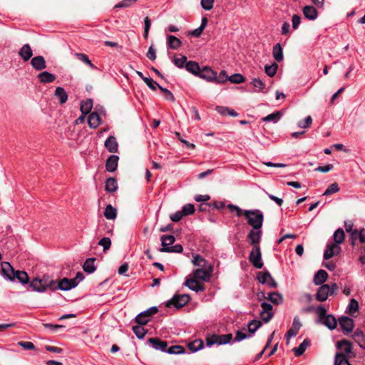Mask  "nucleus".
I'll use <instances>...</instances> for the list:
<instances>
[{
  "mask_svg": "<svg viewBox=\"0 0 365 365\" xmlns=\"http://www.w3.org/2000/svg\"><path fill=\"white\" fill-rule=\"evenodd\" d=\"M212 272V268L211 266H210L208 269H195L187 277L183 284L195 292H203L205 289V287L204 284L199 282L198 280L206 282H210Z\"/></svg>",
  "mask_w": 365,
  "mask_h": 365,
  "instance_id": "1",
  "label": "nucleus"
},
{
  "mask_svg": "<svg viewBox=\"0 0 365 365\" xmlns=\"http://www.w3.org/2000/svg\"><path fill=\"white\" fill-rule=\"evenodd\" d=\"M244 216L247 223L254 230L261 229L263 225L264 215L259 210H247L244 211Z\"/></svg>",
  "mask_w": 365,
  "mask_h": 365,
  "instance_id": "2",
  "label": "nucleus"
},
{
  "mask_svg": "<svg viewBox=\"0 0 365 365\" xmlns=\"http://www.w3.org/2000/svg\"><path fill=\"white\" fill-rule=\"evenodd\" d=\"M232 339V334H227L222 335L212 334L207 336L206 338V344L207 346H211L214 344L222 345L230 343Z\"/></svg>",
  "mask_w": 365,
  "mask_h": 365,
  "instance_id": "3",
  "label": "nucleus"
},
{
  "mask_svg": "<svg viewBox=\"0 0 365 365\" xmlns=\"http://www.w3.org/2000/svg\"><path fill=\"white\" fill-rule=\"evenodd\" d=\"M190 299V298L188 294H175L166 302L165 306L167 307H174L177 309H180L186 305Z\"/></svg>",
  "mask_w": 365,
  "mask_h": 365,
  "instance_id": "4",
  "label": "nucleus"
},
{
  "mask_svg": "<svg viewBox=\"0 0 365 365\" xmlns=\"http://www.w3.org/2000/svg\"><path fill=\"white\" fill-rule=\"evenodd\" d=\"M249 260L257 269H261L263 267V262H262V254L259 247H252V250L250 253Z\"/></svg>",
  "mask_w": 365,
  "mask_h": 365,
  "instance_id": "5",
  "label": "nucleus"
},
{
  "mask_svg": "<svg viewBox=\"0 0 365 365\" xmlns=\"http://www.w3.org/2000/svg\"><path fill=\"white\" fill-rule=\"evenodd\" d=\"M257 278L259 282L266 284L269 287L276 288L277 287V283L268 271L259 272Z\"/></svg>",
  "mask_w": 365,
  "mask_h": 365,
  "instance_id": "6",
  "label": "nucleus"
},
{
  "mask_svg": "<svg viewBox=\"0 0 365 365\" xmlns=\"http://www.w3.org/2000/svg\"><path fill=\"white\" fill-rule=\"evenodd\" d=\"M339 326L344 334L347 335L352 332L354 327V322L348 317H341L339 319Z\"/></svg>",
  "mask_w": 365,
  "mask_h": 365,
  "instance_id": "7",
  "label": "nucleus"
},
{
  "mask_svg": "<svg viewBox=\"0 0 365 365\" xmlns=\"http://www.w3.org/2000/svg\"><path fill=\"white\" fill-rule=\"evenodd\" d=\"M337 349H341V352H337L336 354L342 355L343 356L349 357L350 354L352 352V344L346 340L343 339L337 342Z\"/></svg>",
  "mask_w": 365,
  "mask_h": 365,
  "instance_id": "8",
  "label": "nucleus"
},
{
  "mask_svg": "<svg viewBox=\"0 0 365 365\" xmlns=\"http://www.w3.org/2000/svg\"><path fill=\"white\" fill-rule=\"evenodd\" d=\"M261 307L260 317L264 323H267L272 319L274 315L272 312V306L267 302H262Z\"/></svg>",
  "mask_w": 365,
  "mask_h": 365,
  "instance_id": "9",
  "label": "nucleus"
},
{
  "mask_svg": "<svg viewBox=\"0 0 365 365\" xmlns=\"http://www.w3.org/2000/svg\"><path fill=\"white\" fill-rule=\"evenodd\" d=\"M1 266L2 276L8 280L14 281V276L16 273V271L11 265V264L8 262H1Z\"/></svg>",
  "mask_w": 365,
  "mask_h": 365,
  "instance_id": "10",
  "label": "nucleus"
},
{
  "mask_svg": "<svg viewBox=\"0 0 365 365\" xmlns=\"http://www.w3.org/2000/svg\"><path fill=\"white\" fill-rule=\"evenodd\" d=\"M262 234V232L261 229H259V230L252 229L249 232V233L247 235V238L250 240V244L253 246V247H259V244L261 240Z\"/></svg>",
  "mask_w": 365,
  "mask_h": 365,
  "instance_id": "11",
  "label": "nucleus"
},
{
  "mask_svg": "<svg viewBox=\"0 0 365 365\" xmlns=\"http://www.w3.org/2000/svg\"><path fill=\"white\" fill-rule=\"evenodd\" d=\"M330 287L329 284H322L317 290L316 299L318 302H324L330 294Z\"/></svg>",
  "mask_w": 365,
  "mask_h": 365,
  "instance_id": "12",
  "label": "nucleus"
},
{
  "mask_svg": "<svg viewBox=\"0 0 365 365\" xmlns=\"http://www.w3.org/2000/svg\"><path fill=\"white\" fill-rule=\"evenodd\" d=\"M149 343L155 349L160 350L165 352L168 346V343L165 341H163L158 337L150 338L148 340Z\"/></svg>",
  "mask_w": 365,
  "mask_h": 365,
  "instance_id": "13",
  "label": "nucleus"
},
{
  "mask_svg": "<svg viewBox=\"0 0 365 365\" xmlns=\"http://www.w3.org/2000/svg\"><path fill=\"white\" fill-rule=\"evenodd\" d=\"M301 327L302 324L299 321V317H295L293 319L292 327L288 330V331L286 334L287 340H289L292 336H295L298 334Z\"/></svg>",
  "mask_w": 365,
  "mask_h": 365,
  "instance_id": "14",
  "label": "nucleus"
},
{
  "mask_svg": "<svg viewBox=\"0 0 365 365\" xmlns=\"http://www.w3.org/2000/svg\"><path fill=\"white\" fill-rule=\"evenodd\" d=\"M340 250L341 248L339 245L334 243L328 244L324 253V258L325 259H329L339 253Z\"/></svg>",
  "mask_w": 365,
  "mask_h": 365,
  "instance_id": "15",
  "label": "nucleus"
},
{
  "mask_svg": "<svg viewBox=\"0 0 365 365\" xmlns=\"http://www.w3.org/2000/svg\"><path fill=\"white\" fill-rule=\"evenodd\" d=\"M76 287V283L72 279L63 278L58 282V289L68 291Z\"/></svg>",
  "mask_w": 365,
  "mask_h": 365,
  "instance_id": "16",
  "label": "nucleus"
},
{
  "mask_svg": "<svg viewBox=\"0 0 365 365\" xmlns=\"http://www.w3.org/2000/svg\"><path fill=\"white\" fill-rule=\"evenodd\" d=\"M31 64L36 71H41L46 68V63L42 56H35L31 58Z\"/></svg>",
  "mask_w": 365,
  "mask_h": 365,
  "instance_id": "17",
  "label": "nucleus"
},
{
  "mask_svg": "<svg viewBox=\"0 0 365 365\" xmlns=\"http://www.w3.org/2000/svg\"><path fill=\"white\" fill-rule=\"evenodd\" d=\"M105 147L112 153H117L118 150V144L114 136H109L105 141Z\"/></svg>",
  "mask_w": 365,
  "mask_h": 365,
  "instance_id": "18",
  "label": "nucleus"
},
{
  "mask_svg": "<svg viewBox=\"0 0 365 365\" xmlns=\"http://www.w3.org/2000/svg\"><path fill=\"white\" fill-rule=\"evenodd\" d=\"M44 283H46L45 282V277H43L41 279L36 278L30 282L29 286L33 289V290H34L36 292H45Z\"/></svg>",
  "mask_w": 365,
  "mask_h": 365,
  "instance_id": "19",
  "label": "nucleus"
},
{
  "mask_svg": "<svg viewBox=\"0 0 365 365\" xmlns=\"http://www.w3.org/2000/svg\"><path fill=\"white\" fill-rule=\"evenodd\" d=\"M19 55L24 60L28 61L33 56V51L29 44H24L19 50Z\"/></svg>",
  "mask_w": 365,
  "mask_h": 365,
  "instance_id": "20",
  "label": "nucleus"
},
{
  "mask_svg": "<svg viewBox=\"0 0 365 365\" xmlns=\"http://www.w3.org/2000/svg\"><path fill=\"white\" fill-rule=\"evenodd\" d=\"M118 156L115 155H110L106 160V168L108 172H114L118 167Z\"/></svg>",
  "mask_w": 365,
  "mask_h": 365,
  "instance_id": "21",
  "label": "nucleus"
},
{
  "mask_svg": "<svg viewBox=\"0 0 365 365\" xmlns=\"http://www.w3.org/2000/svg\"><path fill=\"white\" fill-rule=\"evenodd\" d=\"M197 76L208 81H212L215 78V72L208 67H204L202 69H200V73Z\"/></svg>",
  "mask_w": 365,
  "mask_h": 365,
  "instance_id": "22",
  "label": "nucleus"
},
{
  "mask_svg": "<svg viewBox=\"0 0 365 365\" xmlns=\"http://www.w3.org/2000/svg\"><path fill=\"white\" fill-rule=\"evenodd\" d=\"M320 322L331 330L334 329L337 325L336 319L332 314H327Z\"/></svg>",
  "mask_w": 365,
  "mask_h": 365,
  "instance_id": "23",
  "label": "nucleus"
},
{
  "mask_svg": "<svg viewBox=\"0 0 365 365\" xmlns=\"http://www.w3.org/2000/svg\"><path fill=\"white\" fill-rule=\"evenodd\" d=\"M303 14L309 20H314L317 18L318 12L313 6H305L303 8Z\"/></svg>",
  "mask_w": 365,
  "mask_h": 365,
  "instance_id": "24",
  "label": "nucleus"
},
{
  "mask_svg": "<svg viewBox=\"0 0 365 365\" xmlns=\"http://www.w3.org/2000/svg\"><path fill=\"white\" fill-rule=\"evenodd\" d=\"M101 123V118L96 112L91 113L88 117V124L91 128H96Z\"/></svg>",
  "mask_w": 365,
  "mask_h": 365,
  "instance_id": "25",
  "label": "nucleus"
},
{
  "mask_svg": "<svg viewBox=\"0 0 365 365\" xmlns=\"http://www.w3.org/2000/svg\"><path fill=\"white\" fill-rule=\"evenodd\" d=\"M272 55L274 60L277 62H281L283 58V50L279 43H276L272 48Z\"/></svg>",
  "mask_w": 365,
  "mask_h": 365,
  "instance_id": "26",
  "label": "nucleus"
},
{
  "mask_svg": "<svg viewBox=\"0 0 365 365\" xmlns=\"http://www.w3.org/2000/svg\"><path fill=\"white\" fill-rule=\"evenodd\" d=\"M38 78L40 81V82L43 83H52L56 80L55 75L48 72V71H43L38 75Z\"/></svg>",
  "mask_w": 365,
  "mask_h": 365,
  "instance_id": "27",
  "label": "nucleus"
},
{
  "mask_svg": "<svg viewBox=\"0 0 365 365\" xmlns=\"http://www.w3.org/2000/svg\"><path fill=\"white\" fill-rule=\"evenodd\" d=\"M327 272L324 269H320L314 275V283L316 285H321L327 280Z\"/></svg>",
  "mask_w": 365,
  "mask_h": 365,
  "instance_id": "28",
  "label": "nucleus"
},
{
  "mask_svg": "<svg viewBox=\"0 0 365 365\" xmlns=\"http://www.w3.org/2000/svg\"><path fill=\"white\" fill-rule=\"evenodd\" d=\"M54 96L58 98L61 104L65 103L68 100V94L62 87H57Z\"/></svg>",
  "mask_w": 365,
  "mask_h": 365,
  "instance_id": "29",
  "label": "nucleus"
},
{
  "mask_svg": "<svg viewBox=\"0 0 365 365\" xmlns=\"http://www.w3.org/2000/svg\"><path fill=\"white\" fill-rule=\"evenodd\" d=\"M309 345L310 340L309 339H305L299 346L293 349V352L294 355L296 356H299L302 355Z\"/></svg>",
  "mask_w": 365,
  "mask_h": 365,
  "instance_id": "30",
  "label": "nucleus"
},
{
  "mask_svg": "<svg viewBox=\"0 0 365 365\" xmlns=\"http://www.w3.org/2000/svg\"><path fill=\"white\" fill-rule=\"evenodd\" d=\"M185 69L195 76H197L200 71L199 64L193 61H189L185 63Z\"/></svg>",
  "mask_w": 365,
  "mask_h": 365,
  "instance_id": "31",
  "label": "nucleus"
},
{
  "mask_svg": "<svg viewBox=\"0 0 365 365\" xmlns=\"http://www.w3.org/2000/svg\"><path fill=\"white\" fill-rule=\"evenodd\" d=\"M265 298L269 300L274 305H279L283 302V297L279 292H270Z\"/></svg>",
  "mask_w": 365,
  "mask_h": 365,
  "instance_id": "32",
  "label": "nucleus"
},
{
  "mask_svg": "<svg viewBox=\"0 0 365 365\" xmlns=\"http://www.w3.org/2000/svg\"><path fill=\"white\" fill-rule=\"evenodd\" d=\"M118 189L117 181L113 178H108L106 181L105 190L108 192H114Z\"/></svg>",
  "mask_w": 365,
  "mask_h": 365,
  "instance_id": "33",
  "label": "nucleus"
},
{
  "mask_svg": "<svg viewBox=\"0 0 365 365\" xmlns=\"http://www.w3.org/2000/svg\"><path fill=\"white\" fill-rule=\"evenodd\" d=\"M15 279H18V281L23 284H26L29 282V277L25 271H16V273L14 276V280Z\"/></svg>",
  "mask_w": 365,
  "mask_h": 365,
  "instance_id": "34",
  "label": "nucleus"
},
{
  "mask_svg": "<svg viewBox=\"0 0 365 365\" xmlns=\"http://www.w3.org/2000/svg\"><path fill=\"white\" fill-rule=\"evenodd\" d=\"M95 260H96L95 258H88L86 260V262H84V264L83 265V269L86 272H87L88 274H91L95 272V270H96V267L94 264Z\"/></svg>",
  "mask_w": 365,
  "mask_h": 365,
  "instance_id": "35",
  "label": "nucleus"
},
{
  "mask_svg": "<svg viewBox=\"0 0 365 365\" xmlns=\"http://www.w3.org/2000/svg\"><path fill=\"white\" fill-rule=\"evenodd\" d=\"M182 44L181 41L173 35L168 36V45L172 49H178Z\"/></svg>",
  "mask_w": 365,
  "mask_h": 365,
  "instance_id": "36",
  "label": "nucleus"
},
{
  "mask_svg": "<svg viewBox=\"0 0 365 365\" xmlns=\"http://www.w3.org/2000/svg\"><path fill=\"white\" fill-rule=\"evenodd\" d=\"M104 216L107 220H115L117 217V210L111 205H108L104 211Z\"/></svg>",
  "mask_w": 365,
  "mask_h": 365,
  "instance_id": "37",
  "label": "nucleus"
},
{
  "mask_svg": "<svg viewBox=\"0 0 365 365\" xmlns=\"http://www.w3.org/2000/svg\"><path fill=\"white\" fill-rule=\"evenodd\" d=\"M187 346L192 352H196L203 348L204 342L201 339H196L190 342Z\"/></svg>",
  "mask_w": 365,
  "mask_h": 365,
  "instance_id": "38",
  "label": "nucleus"
},
{
  "mask_svg": "<svg viewBox=\"0 0 365 365\" xmlns=\"http://www.w3.org/2000/svg\"><path fill=\"white\" fill-rule=\"evenodd\" d=\"M76 57L81 61L88 65L91 69H96L97 67L92 63L91 61L88 58V56L83 53H76Z\"/></svg>",
  "mask_w": 365,
  "mask_h": 365,
  "instance_id": "39",
  "label": "nucleus"
},
{
  "mask_svg": "<svg viewBox=\"0 0 365 365\" xmlns=\"http://www.w3.org/2000/svg\"><path fill=\"white\" fill-rule=\"evenodd\" d=\"M93 108V101L87 99L81 103V111L83 115L88 114Z\"/></svg>",
  "mask_w": 365,
  "mask_h": 365,
  "instance_id": "40",
  "label": "nucleus"
},
{
  "mask_svg": "<svg viewBox=\"0 0 365 365\" xmlns=\"http://www.w3.org/2000/svg\"><path fill=\"white\" fill-rule=\"evenodd\" d=\"M160 240L163 247H170V245L175 241V237L172 235H162Z\"/></svg>",
  "mask_w": 365,
  "mask_h": 365,
  "instance_id": "41",
  "label": "nucleus"
},
{
  "mask_svg": "<svg viewBox=\"0 0 365 365\" xmlns=\"http://www.w3.org/2000/svg\"><path fill=\"white\" fill-rule=\"evenodd\" d=\"M344 237H345V234H344L343 229L338 228L334 232V235H333V238H334V240L335 242L334 244H336L337 245L339 244H341L344 240Z\"/></svg>",
  "mask_w": 365,
  "mask_h": 365,
  "instance_id": "42",
  "label": "nucleus"
},
{
  "mask_svg": "<svg viewBox=\"0 0 365 365\" xmlns=\"http://www.w3.org/2000/svg\"><path fill=\"white\" fill-rule=\"evenodd\" d=\"M142 326L143 325L138 324V325L133 326L132 328V329H133V332L135 333V334L136 335V336L140 339H143L145 335L148 332V330L145 329V328H143Z\"/></svg>",
  "mask_w": 365,
  "mask_h": 365,
  "instance_id": "43",
  "label": "nucleus"
},
{
  "mask_svg": "<svg viewBox=\"0 0 365 365\" xmlns=\"http://www.w3.org/2000/svg\"><path fill=\"white\" fill-rule=\"evenodd\" d=\"M161 252H175V253H182L183 251V247L181 245L177 244L170 247H162L160 249Z\"/></svg>",
  "mask_w": 365,
  "mask_h": 365,
  "instance_id": "44",
  "label": "nucleus"
},
{
  "mask_svg": "<svg viewBox=\"0 0 365 365\" xmlns=\"http://www.w3.org/2000/svg\"><path fill=\"white\" fill-rule=\"evenodd\" d=\"M282 117V113L280 111H276L262 118V120L264 122H273L277 123Z\"/></svg>",
  "mask_w": 365,
  "mask_h": 365,
  "instance_id": "45",
  "label": "nucleus"
},
{
  "mask_svg": "<svg viewBox=\"0 0 365 365\" xmlns=\"http://www.w3.org/2000/svg\"><path fill=\"white\" fill-rule=\"evenodd\" d=\"M192 262L195 267H198L199 268H206V260L199 255L194 256Z\"/></svg>",
  "mask_w": 365,
  "mask_h": 365,
  "instance_id": "46",
  "label": "nucleus"
},
{
  "mask_svg": "<svg viewBox=\"0 0 365 365\" xmlns=\"http://www.w3.org/2000/svg\"><path fill=\"white\" fill-rule=\"evenodd\" d=\"M45 292L47 289H50L51 291H56L58 289V282H56L55 280L50 279L48 277H45Z\"/></svg>",
  "mask_w": 365,
  "mask_h": 365,
  "instance_id": "47",
  "label": "nucleus"
},
{
  "mask_svg": "<svg viewBox=\"0 0 365 365\" xmlns=\"http://www.w3.org/2000/svg\"><path fill=\"white\" fill-rule=\"evenodd\" d=\"M158 312V309L156 307H152L147 310L138 314V319H141L142 317H147L150 319V317L155 314Z\"/></svg>",
  "mask_w": 365,
  "mask_h": 365,
  "instance_id": "48",
  "label": "nucleus"
},
{
  "mask_svg": "<svg viewBox=\"0 0 365 365\" xmlns=\"http://www.w3.org/2000/svg\"><path fill=\"white\" fill-rule=\"evenodd\" d=\"M185 350L183 346L180 345L171 346L168 349H166V351L170 354H180L185 353Z\"/></svg>",
  "mask_w": 365,
  "mask_h": 365,
  "instance_id": "49",
  "label": "nucleus"
},
{
  "mask_svg": "<svg viewBox=\"0 0 365 365\" xmlns=\"http://www.w3.org/2000/svg\"><path fill=\"white\" fill-rule=\"evenodd\" d=\"M334 365H351L349 361V357L342 355L335 354Z\"/></svg>",
  "mask_w": 365,
  "mask_h": 365,
  "instance_id": "50",
  "label": "nucleus"
},
{
  "mask_svg": "<svg viewBox=\"0 0 365 365\" xmlns=\"http://www.w3.org/2000/svg\"><path fill=\"white\" fill-rule=\"evenodd\" d=\"M262 325L260 321L252 320L247 325L248 331L250 334H254Z\"/></svg>",
  "mask_w": 365,
  "mask_h": 365,
  "instance_id": "51",
  "label": "nucleus"
},
{
  "mask_svg": "<svg viewBox=\"0 0 365 365\" xmlns=\"http://www.w3.org/2000/svg\"><path fill=\"white\" fill-rule=\"evenodd\" d=\"M277 68L278 66L276 63H273L270 66L266 65L264 66L265 73L269 77H273L276 74Z\"/></svg>",
  "mask_w": 365,
  "mask_h": 365,
  "instance_id": "52",
  "label": "nucleus"
},
{
  "mask_svg": "<svg viewBox=\"0 0 365 365\" xmlns=\"http://www.w3.org/2000/svg\"><path fill=\"white\" fill-rule=\"evenodd\" d=\"M187 62V57L185 56H182L180 58L174 57L173 59V63L179 68H185Z\"/></svg>",
  "mask_w": 365,
  "mask_h": 365,
  "instance_id": "53",
  "label": "nucleus"
},
{
  "mask_svg": "<svg viewBox=\"0 0 365 365\" xmlns=\"http://www.w3.org/2000/svg\"><path fill=\"white\" fill-rule=\"evenodd\" d=\"M353 338L355 340V341L359 344V346L361 347H362L363 349H365V346H364L362 344V342H364V336L361 331H360L359 329L355 331V332L354 333V335H353Z\"/></svg>",
  "mask_w": 365,
  "mask_h": 365,
  "instance_id": "54",
  "label": "nucleus"
},
{
  "mask_svg": "<svg viewBox=\"0 0 365 365\" xmlns=\"http://www.w3.org/2000/svg\"><path fill=\"white\" fill-rule=\"evenodd\" d=\"M349 313L354 315L359 310V303L355 299H351L348 306Z\"/></svg>",
  "mask_w": 365,
  "mask_h": 365,
  "instance_id": "55",
  "label": "nucleus"
},
{
  "mask_svg": "<svg viewBox=\"0 0 365 365\" xmlns=\"http://www.w3.org/2000/svg\"><path fill=\"white\" fill-rule=\"evenodd\" d=\"M339 191V185L336 182L331 184L324 192V195H329Z\"/></svg>",
  "mask_w": 365,
  "mask_h": 365,
  "instance_id": "56",
  "label": "nucleus"
},
{
  "mask_svg": "<svg viewBox=\"0 0 365 365\" xmlns=\"http://www.w3.org/2000/svg\"><path fill=\"white\" fill-rule=\"evenodd\" d=\"M182 212L184 216L190 215L194 213L195 207L192 204L188 203L185 205L182 208Z\"/></svg>",
  "mask_w": 365,
  "mask_h": 365,
  "instance_id": "57",
  "label": "nucleus"
},
{
  "mask_svg": "<svg viewBox=\"0 0 365 365\" xmlns=\"http://www.w3.org/2000/svg\"><path fill=\"white\" fill-rule=\"evenodd\" d=\"M98 245L103 247L104 252H106L110 247L111 240L109 237H103L98 242Z\"/></svg>",
  "mask_w": 365,
  "mask_h": 365,
  "instance_id": "58",
  "label": "nucleus"
},
{
  "mask_svg": "<svg viewBox=\"0 0 365 365\" xmlns=\"http://www.w3.org/2000/svg\"><path fill=\"white\" fill-rule=\"evenodd\" d=\"M229 81L234 83H241L245 81V78L240 73H235L229 77Z\"/></svg>",
  "mask_w": 365,
  "mask_h": 365,
  "instance_id": "59",
  "label": "nucleus"
},
{
  "mask_svg": "<svg viewBox=\"0 0 365 365\" xmlns=\"http://www.w3.org/2000/svg\"><path fill=\"white\" fill-rule=\"evenodd\" d=\"M251 84L255 87L259 89V91H262L265 87V83L262 80L259 78H253Z\"/></svg>",
  "mask_w": 365,
  "mask_h": 365,
  "instance_id": "60",
  "label": "nucleus"
},
{
  "mask_svg": "<svg viewBox=\"0 0 365 365\" xmlns=\"http://www.w3.org/2000/svg\"><path fill=\"white\" fill-rule=\"evenodd\" d=\"M158 88L163 93H164V97L166 100L175 101V97L169 90L162 87L161 86H158Z\"/></svg>",
  "mask_w": 365,
  "mask_h": 365,
  "instance_id": "61",
  "label": "nucleus"
},
{
  "mask_svg": "<svg viewBox=\"0 0 365 365\" xmlns=\"http://www.w3.org/2000/svg\"><path fill=\"white\" fill-rule=\"evenodd\" d=\"M227 208L229 209V210L231 212H235V214H236V215L237 217H240L242 215H244V211L240 207H239L237 205H232V204H229L227 205Z\"/></svg>",
  "mask_w": 365,
  "mask_h": 365,
  "instance_id": "62",
  "label": "nucleus"
},
{
  "mask_svg": "<svg viewBox=\"0 0 365 365\" xmlns=\"http://www.w3.org/2000/svg\"><path fill=\"white\" fill-rule=\"evenodd\" d=\"M214 80L217 83H223L226 82L227 80H229V77L227 76L226 71H221L220 74L217 76H215V78Z\"/></svg>",
  "mask_w": 365,
  "mask_h": 365,
  "instance_id": "63",
  "label": "nucleus"
},
{
  "mask_svg": "<svg viewBox=\"0 0 365 365\" xmlns=\"http://www.w3.org/2000/svg\"><path fill=\"white\" fill-rule=\"evenodd\" d=\"M144 83L153 91H156L157 87L160 86L156 81L150 78H143Z\"/></svg>",
  "mask_w": 365,
  "mask_h": 365,
  "instance_id": "64",
  "label": "nucleus"
}]
</instances>
